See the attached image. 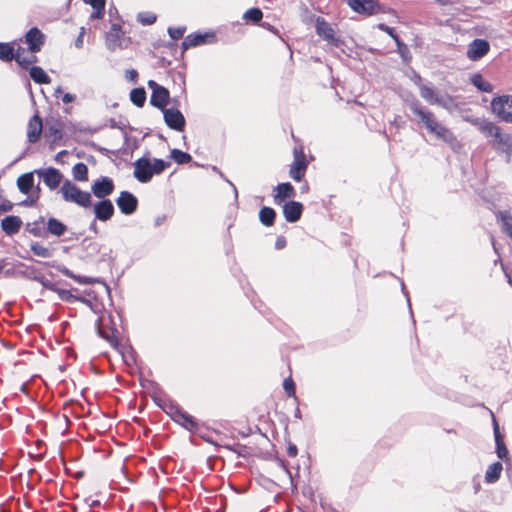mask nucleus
Segmentation results:
<instances>
[{"label":"nucleus","mask_w":512,"mask_h":512,"mask_svg":"<svg viewBox=\"0 0 512 512\" xmlns=\"http://www.w3.org/2000/svg\"><path fill=\"white\" fill-rule=\"evenodd\" d=\"M409 107L413 114L418 118V123L422 124L429 133L435 135L438 139L446 143H453L456 141V137L453 132L446 126L442 125L437 120L434 113L423 107L419 101H413Z\"/></svg>","instance_id":"nucleus-1"},{"label":"nucleus","mask_w":512,"mask_h":512,"mask_svg":"<svg viewBox=\"0 0 512 512\" xmlns=\"http://www.w3.org/2000/svg\"><path fill=\"white\" fill-rule=\"evenodd\" d=\"M60 193L62 194L63 200L66 202L74 203L84 208H88L91 205V194L89 192L82 191L68 179L63 182L60 188Z\"/></svg>","instance_id":"nucleus-2"},{"label":"nucleus","mask_w":512,"mask_h":512,"mask_svg":"<svg viewBox=\"0 0 512 512\" xmlns=\"http://www.w3.org/2000/svg\"><path fill=\"white\" fill-rule=\"evenodd\" d=\"M492 113L501 121L512 123V95L504 94L491 101Z\"/></svg>","instance_id":"nucleus-3"},{"label":"nucleus","mask_w":512,"mask_h":512,"mask_svg":"<svg viewBox=\"0 0 512 512\" xmlns=\"http://www.w3.org/2000/svg\"><path fill=\"white\" fill-rule=\"evenodd\" d=\"M112 317L110 314L102 313L97 319L95 326L98 335L105 339L110 345H117L116 330L111 326Z\"/></svg>","instance_id":"nucleus-4"},{"label":"nucleus","mask_w":512,"mask_h":512,"mask_svg":"<svg viewBox=\"0 0 512 512\" xmlns=\"http://www.w3.org/2000/svg\"><path fill=\"white\" fill-rule=\"evenodd\" d=\"M294 160L289 170L290 177L295 181H301L305 176L308 163L302 147H295Z\"/></svg>","instance_id":"nucleus-5"},{"label":"nucleus","mask_w":512,"mask_h":512,"mask_svg":"<svg viewBox=\"0 0 512 512\" xmlns=\"http://www.w3.org/2000/svg\"><path fill=\"white\" fill-rule=\"evenodd\" d=\"M35 173L43 180L44 184L50 190H55L62 182H64L63 174L54 167L36 169Z\"/></svg>","instance_id":"nucleus-6"},{"label":"nucleus","mask_w":512,"mask_h":512,"mask_svg":"<svg viewBox=\"0 0 512 512\" xmlns=\"http://www.w3.org/2000/svg\"><path fill=\"white\" fill-rule=\"evenodd\" d=\"M148 86L152 89V94L150 97L151 105L162 110L165 109V106L169 100V91L166 88L158 85L153 80L148 82Z\"/></svg>","instance_id":"nucleus-7"},{"label":"nucleus","mask_w":512,"mask_h":512,"mask_svg":"<svg viewBox=\"0 0 512 512\" xmlns=\"http://www.w3.org/2000/svg\"><path fill=\"white\" fill-rule=\"evenodd\" d=\"M490 44L485 39H474L467 48V57L472 61H477L488 54Z\"/></svg>","instance_id":"nucleus-8"},{"label":"nucleus","mask_w":512,"mask_h":512,"mask_svg":"<svg viewBox=\"0 0 512 512\" xmlns=\"http://www.w3.org/2000/svg\"><path fill=\"white\" fill-rule=\"evenodd\" d=\"M134 177L141 183H147L153 177L151 162L148 158H140L134 163Z\"/></svg>","instance_id":"nucleus-9"},{"label":"nucleus","mask_w":512,"mask_h":512,"mask_svg":"<svg viewBox=\"0 0 512 512\" xmlns=\"http://www.w3.org/2000/svg\"><path fill=\"white\" fill-rule=\"evenodd\" d=\"M164 120L167 126L176 131H183L185 127V118L178 109H163Z\"/></svg>","instance_id":"nucleus-10"},{"label":"nucleus","mask_w":512,"mask_h":512,"mask_svg":"<svg viewBox=\"0 0 512 512\" xmlns=\"http://www.w3.org/2000/svg\"><path fill=\"white\" fill-rule=\"evenodd\" d=\"M116 203L123 214L130 215L136 211L138 200L132 193L122 191L117 198Z\"/></svg>","instance_id":"nucleus-11"},{"label":"nucleus","mask_w":512,"mask_h":512,"mask_svg":"<svg viewBox=\"0 0 512 512\" xmlns=\"http://www.w3.org/2000/svg\"><path fill=\"white\" fill-rule=\"evenodd\" d=\"M347 4L357 13L367 15L376 14L379 11L377 0H346Z\"/></svg>","instance_id":"nucleus-12"},{"label":"nucleus","mask_w":512,"mask_h":512,"mask_svg":"<svg viewBox=\"0 0 512 512\" xmlns=\"http://www.w3.org/2000/svg\"><path fill=\"white\" fill-rule=\"evenodd\" d=\"M492 147L501 153L510 156L512 153V134L504 133L500 130L494 139L491 140Z\"/></svg>","instance_id":"nucleus-13"},{"label":"nucleus","mask_w":512,"mask_h":512,"mask_svg":"<svg viewBox=\"0 0 512 512\" xmlns=\"http://www.w3.org/2000/svg\"><path fill=\"white\" fill-rule=\"evenodd\" d=\"M91 190L97 198L104 200L114 190L113 180L109 177H101L92 184Z\"/></svg>","instance_id":"nucleus-14"},{"label":"nucleus","mask_w":512,"mask_h":512,"mask_svg":"<svg viewBox=\"0 0 512 512\" xmlns=\"http://www.w3.org/2000/svg\"><path fill=\"white\" fill-rule=\"evenodd\" d=\"M25 41L32 53L40 51L44 43V34L36 27L31 28L25 35Z\"/></svg>","instance_id":"nucleus-15"},{"label":"nucleus","mask_w":512,"mask_h":512,"mask_svg":"<svg viewBox=\"0 0 512 512\" xmlns=\"http://www.w3.org/2000/svg\"><path fill=\"white\" fill-rule=\"evenodd\" d=\"M95 218L100 221H108L114 214V206L109 199H104L94 205Z\"/></svg>","instance_id":"nucleus-16"},{"label":"nucleus","mask_w":512,"mask_h":512,"mask_svg":"<svg viewBox=\"0 0 512 512\" xmlns=\"http://www.w3.org/2000/svg\"><path fill=\"white\" fill-rule=\"evenodd\" d=\"M303 205L300 202L290 201L283 205V214L287 222L294 223L302 215Z\"/></svg>","instance_id":"nucleus-17"},{"label":"nucleus","mask_w":512,"mask_h":512,"mask_svg":"<svg viewBox=\"0 0 512 512\" xmlns=\"http://www.w3.org/2000/svg\"><path fill=\"white\" fill-rule=\"evenodd\" d=\"M43 124L41 118L36 114L28 123L27 126V138L30 143H36L41 136Z\"/></svg>","instance_id":"nucleus-18"},{"label":"nucleus","mask_w":512,"mask_h":512,"mask_svg":"<svg viewBox=\"0 0 512 512\" xmlns=\"http://www.w3.org/2000/svg\"><path fill=\"white\" fill-rule=\"evenodd\" d=\"M275 192L273 198L277 205H281L286 199L295 197V189L289 182L277 185Z\"/></svg>","instance_id":"nucleus-19"},{"label":"nucleus","mask_w":512,"mask_h":512,"mask_svg":"<svg viewBox=\"0 0 512 512\" xmlns=\"http://www.w3.org/2000/svg\"><path fill=\"white\" fill-rule=\"evenodd\" d=\"M21 226L22 220L18 216H7L1 220V228L9 236L17 234Z\"/></svg>","instance_id":"nucleus-20"},{"label":"nucleus","mask_w":512,"mask_h":512,"mask_svg":"<svg viewBox=\"0 0 512 512\" xmlns=\"http://www.w3.org/2000/svg\"><path fill=\"white\" fill-rule=\"evenodd\" d=\"M474 126L486 137H491L492 139L501 130L499 126L485 118H482L481 121H475Z\"/></svg>","instance_id":"nucleus-21"},{"label":"nucleus","mask_w":512,"mask_h":512,"mask_svg":"<svg viewBox=\"0 0 512 512\" xmlns=\"http://www.w3.org/2000/svg\"><path fill=\"white\" fill-rule=\"evenodd\" d=\"M45 226L47 233L56 237L63 236L68 230L67 226L63 222L54 217L48 218Z\"/></svg>","instance_id":"nucleus-22"},{"label":"nucleus","mask_w":512,"mask_h":512,"mask_svg":"<svg viewBox=\"0 0 512 512\" xmlns=\"http://www.w3.org/2000/svg\"><path fill=\"white\" fill-rule=\"evenodd\" d=\"M493 424L497 456L502 460H508V449L506 448L504 440L500 434L499 426L495 419H493Z\"/></svg>","instance_id":"nucleus-23"},{"label":"nucleus","mask_w":512,"mask_h":512,"mask_svg":"<svg viewBox=\"0 0 512 512\" xmlns=\"http://www.w3.org/2000/svg\"><path fill=\"white\" fill-rule=\"evenodd\" d=\"M34 174L35 170L33 172H28L25 174H22L17 179V187L19 191L23 194H29L34 186Z\"/></svg>","instance_id":"nucleus-24"},{"label":"nucleus","mask_w":512,"mask_h":512,"mask_svg":"<svg viewBox=\"0 0 512 512\" xmlns=\"http://www.w3.org/2000/svg\"><path fill=\"white\" fill-rule=\"evenodd\" d=\"M173 419L186 429L192 430L197 427L194 418L182 410L176 409L173 414Z\"/></svg>","instance_id":"nucleus-25"},{"label":"nucleus","mask_w":512,"mask_h":512,"mask_svg":"<svg viewBox=\"0 0 512 512\" xmlns=\"http://www.w3.org/2000/svg\"><path fill=\"white\" fill-rule=\"evenodd\" d=\"M316 32L322 38L332 42L334 40L333 28L322 18L316 20Z\"/></svg>","instance_id":"nucleus-26"},{"label":"nucleus","mask_w":512,"mask_h":512,"mask_svg":"<svg viewBox=\"0 0 512 512\" xmlns=\"http://www.w3.org/2000/svg\"><path fill=\"white\" fill-rule=\"evenodd\" d=\"M121 35L120 28L117 25H113L111 31L106 35V46L109 50L114 51L120 46Z\"/></svg>","instance_id":"nucleus-27"},{"label":"nucleus","mask_w":512,"mask_h":512,"mask_svg":"<svg viewBox=\"0 0 512 512\" xmlns=\"http://www.w3.org/2000/svg\"><path fill=\"white\" fill-rule=\"evenodd\" d=\"M16 62L21 66H28L37 61V57L34 53L30 52L26 54L25 49L18 46L15 52V57L13 58Z\"/></svg>","instance_id":"nucleus-28"},{"label":"nucleus","mask_w":512,"mask_h":512,"mask_svg":"<svg viewBox=\"0 0 512 512\" xmlns=\"http://www.w3.org/2000/svg\"><path fill=\"white\" fill-rule=\"evenodd\" d=\"M496 217L501 222L502 230L512 239V214L509 211H498Z\"/></svg>","instance_id":"nucleus-29"},{"label":"nucleus","mask_w":512,"mask_h":512,"mask_svg":"<svg viewBox=\"0 0 512 512\" xmlns=\"http://www.w3.org/2000/svg\"><path fill=\"white\" fill-rule=\"evenodd\" d=\"M419 92L420 96L429 104L435 105L439 100L440 96L435 92V90L424 84H419Z\"/></svg>","instance_id":"nucleus-30"},{"label":"nucleus","mask_w":512,"mask_h":512,"mask_svg":"<svg viewBox=\"0 0 512 512\" xmlns=\"http://www.w3.org/2000/svg\"><path fill=\"white\" fill-rule=\"evenodd\" d=\"M207 34H190L188 35L184 41L182 42V47L184 50H187L191 47H196L206 43Z\"/></svg>","instance_id":"nucleus-31"},{"label":"nucleus","mask_w":512,"mask_h":512,"mask_svg":"<svg viewBox=\"0 0 512 512\" xmlns=\"http://www.w3.org/2000/svg\"><path fill=\"white\" fill-rule=\"evenodd\" d=\"M502 470V463L495 462L491 464L486 470L485 481L487 483H495L500 478Z\"/></svg>","instance_id":"nucleus-32"},{"label":"nucleus","mask_w":512,"mask_h":512,"mask_svg":"<svg viewBox=\"0 0 512 512\" xmlns=\"http://www.w3.org/2000/svg\"><path fill=\"white\" fill-rule=\"evenodd\" d=\"M30 77L38 84H48L51 79L48 74L39 66H33L29 71Z\"/></svg>","instance_id":"nucleus-33"},{"label":"nucleus","mask_w":512,"mask_h":512,"mask_svg":"<svg viewBox=\"0 0 512 512\" xmlns=\"http://www.w3.org/2000/svg\"><path fill=\"white\" fill-rule=\"evenodd\" d=\"M72 176L74 180L86 182L88 180V167L83 162L75 164L72 168Z\"/></svg>","instance_id":"nucleus-34"},{"label":"nucleus","mask_w":512,"mask_h":512,"mask_svg":"<svg viewBox=\"0 0 512 512\" xmlns=\"http://www.w3.org/2000/svg\"><path fill=\"white\" fill-rule=\"evenodd\" d=\"M276 212L270 207H263L259 212V219L261 223L267 227L274 224Z\"/></svg>","instance_id":"nucleus-35"},{"label":"nucleus","mask_w":512,"mask_h":512,"mask_svg":"<svg viewBox=\"0 0 512 512\" xmlns=\"http://www.w3.org/2000/svg\"><path fill=\"white\" fill-rule=\"evenodd\" d=\"M471 83L482 92L490 93L493 91V86L479 73L472 75Z\"/></svg>","instance_id":"nucleus-36"},{"label":"nucleus","mask_w":512,"mask_h":512,"mask_svg":"<svg viewBox=\"0 0 512 512\" xmlns=\"http://www.w3.org/2000/svg\"><path fill=\"white\" fill-rule=\"evenodd\" d=\"M30 249L34 255L42 257V258H50L53 255L52 249L45 247L44 245L40 244L39 242H33L30 245Z\"/></svg>","instance_id":"nucleus-37"},{"label":"nucleus","mask_w":512,"mask_h":512,"mask_svg":"<svg viewBox=\"0 0 512 512\" xmlns=\"http://www.w3.org/2000/svg\"><path fill=\"white\" fill-rule=\"evenodd\" d=\"M130 100L138 107H142L146 101V92L143 88H134L130 92Z\"/></svg>","instance_id":"nucleus-38"},{"label":"nucleus","mask_w":512,"mask_h":512,"mask_svg":"<svg viewBox=\"0 0 512 512\" xmlns=\"http://www.w3.org/2000/svg\"><path fill=\"white\" fill-rule=\"evenodd\" d=\"M16 50L9 43H0V59L2 61H11L15 57Z\"/></svg>","instance_id":"nucleus-39"},{"label":"nucleus","mask_w":512,"mask_h":512,"mask_svg":"<svg viewBox=\"0 0 512 512\" xmlns=\"http://www.w3.org/2000/svg\"><path fill=\"white\" fill-rule=\"evenodd\" d=\"M171 158L178 164H186L191 161V155L179 149H172L170 152Z\"/></svg>","instance_id":"nucleus-40"},{"label":"nucleus","mask_w":512,"mask_h":512,"mask_svg":"<svg viewBox=\"0 0 512 512\" xmlns=\"http://www.w3.org/2000/svg\"><path fill=\"white\" fill-rule=\"evenodd\" d=\"M263 17V13L259 8H250L248 9L244 15L243 18L247 21H252L254 23L259 22Z\"/></svg>","instance_id":"nucleus-41"},{"label":"nucleus","mask_w":512,"mask_h":512,"mask_svg":"<svg viewBox=\"0 0 512 512\" xmlns=\"http://www.w3.org/2000/svg\"><path fill=\"white\" fill-rule=\"evenodd\" d=\"M44 223V218L41 217L39 221H35L32 224L27 225V230L30 234H32L35 237H41L43 236L41 224Z\"/></svg>","instance_id":"nucleus-42"},{"label":"nucleus","mask_w":512,"mask_h":512,"mask_svg":"<svg viewBox=\"0 0 512 512\" xmlns=\"http://www.w3.org/2000/svg\"><path fill=\"white\" fill-rule=\"evenodd\" d=\"M137 20L143 25H151L156 21V15L150 12L139 13Z\"/></svg>","instance_id":"nucleus-43"},{"label":"nucleus","mask_w":512,"mask_h":512,"mask_svg":"<svg viewBox=\"0 0 512 512\" xmlns=\"http://www.w3.org/2000/svg\"><path fill=\"white\" fill-rule=\"evenodd\" d=\"M167 166L168 163H166L164 160L154 159L153 163H151V171H153V175L160 174L166 169Z\"/></svg>","instance_id":"nucleus-44"},{"label":"nucleus","mask_w":512,"mask_h":512,"mask_svg":"<svg viewBox=\"0 0 512 512\" xmlns=\"http://www.w3.org/2000/svg\"><path fill=\"white\" fill-rule=\"evenodd\" d=\"M435 105H439L444 109L451 110L452 107L454 106V100L450 96H440L439 100Z\"/></svg>","instance_id":"nucleus-45"},{"label":"nucleus","mask_w":512,"mask_h":512,"mask_svg":"<svg viewBox=\"0 0 512 512\" xmlns=\"http://www.w3.org/2000/svg\"><path fill=\"white\" fill-rule=\"evenodd\" d=\"M46 137L51 138L53 141H56L62 137L61 130L56 126H51L46 131Z\"/></svg>","instance_id":"nucleus-46"},{"label":"nucleus","mask_w":512,"mask_h":512,"mask_svg":"<svg viewBox=\"0 0 512 512\" xmlns=\"http://www.w3.org/2000/svg\"><path fill=\"white\" fill-rule=\"evenodd\" d=\"M185 30H186L185 27H176V28L170 27L168 29V33L172 39L178 40L183 37Z\"/></svg>","instance_id":"nucleus-47"},{"label":"nucleus","mask_w":512,"mask_h":512,"mask_svg":"<svg viewBox=\"0 0 512 512\" xmlns=\"http://www.w3.org/2000/svg\"><path fill=\"white\" fill-rule=\"evenodd\" d=\"M283 388L288 396L295 395V384L291 378H286L283 382Z\"/></svg>","instance_id":"nucleus-48"},{"label":"nucleus","mask_w":512,"mask_h":512,"mask_svg":"<svg viewBox=\"0 0 512 512\" xmlns=\"http://www.w3.org/2000/svg\"><path fill=\"white\" fill-rule=\"evenodd\" d=\"M395 42L398 47V52L401 54L403 58L406 59L407 54L409 53L408 47L404 44L398 36H395Z\"/></svg>","instance_id":"nucleus-49"},{"label":"nucleus","mask_w":512,"mask_h":512,"mask_svg":"<svg viewBox=\"0 0 512 512\" xmlns=\"http://www.w3.org/2000/svg\"><path fill=\"white\" fill-rule=\"evenodd\" d=\"M86 2L89 3L93 9L105 8V0H86Z\"/></svg>","instance_id":"nucleus-50"},{"label":"nucleus","mask_w":512,"mask_h":512,"mask_svg":"<svg viewBox=\"0 0 512 512\" xmlns=\"http://www.w3.org/2000/svg\"><path fill=\"white\" fill-rule=\"evenodd\" d=\"M378 27L382 31H385L387 34H389L394 40H395V36H398L397 34H395L393 28H391V27H389V26H387L385 24H379Z\"/></svg>","instance_id":"nucleus-51"},{"label":"nucleus","mask_w":512,"mask_h":512,"mask_svg":"<svg viewBox=\"0 0 512 512\" xmlns=\"http://www.w3.org/2000/svg\"><path fill=\"white\" fill-rule=\"evenodd\" d=\"M13 204L8 200H2L0 202V211L2 212H8L12 209Z\"/></svg>","instance_id":"nucleus-52"},{"label":"nucleus","mask_w":512,"mask_h":512,"mask_svg":"<svg viewBox=\"0 0 512 512\" xmlns=\"http://www.w3.org/2000/svg\"><path fill=\"white\" fill-rule=\"evenodd\" d=\"M59 296L62 300H65V301H70L72 298H74V296L68 290H60Z\"/></svg>","instance_id":"nucleus-53"},{"label":"nucleus","mask_w":512,"mask_h":512,"mask_svg":"<svg viewBox=\"0 0 512 512\" xmlns=\"http://www.w3.org/2000/svg\"><path fill=\"white\" fill-rule=\"evenodd\" d=\"M104 9L105 8H97V9H94L93 13L91 14L90 18L91 19H100L103 17L104 15Z\"/></svg>","instance_id":"nucleus-54"},{"label":"nucleus","mask_w":512,"mask_h":512,"mask_svg":"<svg viewBox=\"0 0 512 512\" xmlns=\"http://www.w3.org/2000/svg\"><path fill=\"white\" fill-rule=\"evenodd\" d=\"M84 34H85V29L82 27L81 28V31H80V34L79 36L77 37L76 41H75V46L77 48H82L83 46V38H84Z\"/></svg>","instance_id":"nucleus-55"},{"label":"nucleus","mask_w":512,"mask_h":512,"mask_svg":"<svg viewBox=\"0 0 512 512\" xmlns=\"http://www.w3.org/2000/svg\"><path fill=\"white\" fill-rule=\"evenodd\" d=\"M285 246H286V239L283 236H279L275 242L276 249L280 250V249H283Z\"/></svg>","instance_id":"nucleus-56"},{"label":"nucleus","mask_w":512,"mask_h":512,"mask_svg":"<svg viewBox=\"0 0 512 512\" xmlns=\"http://www.w3.org/2000/svg\"><path fill=\"white\" fill-rule=\"evenodd\" d=\"M76 96L74 94H71V93H65L62 97V101L63 103L65 104H68V103H71L75 100Z\"/></svg>","instance_id":"nucleus-57"},{"label":"nucleus","mask_w":512,"mask_h":512,"mask_svg":"<svg viewBox=\"0 0 512 512\" xmlns=\"http://www.w3.org/2000/svg\"><path fill=\"white\" fill-rule=\"evenodd\" d=\"M138 78V73L136 70H129L127 71V79H129L132 82H136Z\"/></svg>","instance_id":"nucleus-58"},{"label":"nucleus","mask_w":512,"mask_h":512,"mask_svg":"<svg viewBox=\"0 0 512 512\" xmlns=\"http://www.w3.org/2000/svg\"><path fill=\"white\" fill-rule=\"evenodd\" d=\"M463 119L466 121V122H469L471 123L473 126H474V123L475 121H481L482 118H479V117H472V116H464Z\"/></svg>","instance_id":"nucleus-59"},{"label":"nucleus","mask_w":512,"mask_h":512,"mask_svg":"<svg viewBox=\"0 0 512 512\" xmlns=\"http://www.w3.org/2000/svg\"><path fill=\"white\" fill-rule=\"evenodd\" d=\"M287 452H288V455H289L290 457H295V456L297 455V448H296V446H290V447L288 448V451H287Z\"/></svg>","instance_id":"nucleus-60"},{"label":"nucleus","mask_w":512,"mask_h":512,"mask_svg":"<svg viewBox=\"0 0 512 512\" xmlns=\"http://www.w3.org/2000/svg\"><path fill=\"white\" fill-rule=\"evenodd\" d=\"M90 230L93 231L95 234L98 233V228H97V224H96V221L94 220L91 224H90Z\"/></svg>","instance_id":"nucleus-61"},{"label":"nucleus","mask_w":512,"mask_h":512,"mask_svg":"<svg viewBox=\"0 0 512 512\" xmlns=\"http://www.w3.org/2000/svg\"><path fill=\"white\" fill-rule=\"evenodd\" d=\"M88 248L92 249L93 251H97V250H98V248H99V244H98V243H95V242H94V243H90V244L88 245Z\"/></svg>","instance_id":"nucleus-62"},{"label":"nucleus","mask_w":512,"mask_h":512,"mask_svg":"<svg viewBox=\"0 0 512 512\" xmlns=\"http://www.w3.org/2000/svg\"><path fill=\"white\" fill-rule=\"evenodd\" d=\"M78 281H79L80 283H85V284H89V283H91L90 279H88V278H86V277H85V278H83V279H82V278H79V279H78Z\"/></svg>","instance_id":"nucleus-63"},{"label":"nucleus","mask_w":512,"mask_h":512,"mask_svg":"<svg viewBox=\"0 0 512 512\" xmlns=\"http://www.w3.org/2000/svg\"><path fill=\"white\" fill-rule=\"evenodd\" d=\"M62 92H63V90H62V88H61V87H58V88L55 90V94H56V95H57V94H60V93H62Z\"/></svg>","instance_id":"nucleus-64"}]
</instances>
